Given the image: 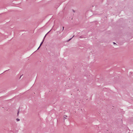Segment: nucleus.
I'll list each match as a JSON object with an SVG mask.
<instances>
[{
	"mask_svg": "<svg viewBox=\"0 0 133 133\" xmlns=\"http://www.w3.org/2000/svg\"><path fill=\"white\" fill-rule=\"evenodd\" d=\"M44 41V39H43V41L42 42V43H41L40 44V45L39 46V47L38 48V49L40 47V46L42 45V44L43 43V42Z\"/></svg>",
	"mask_w": 133,
	"mask_h": 133,
	"instance_id": "nucleus-1",
	"label": "nucleus"
},
{
	"mask_svg": "<svg viewBox=\"0 0 133 133\" xmlns=\"http://www.w3.org/2000/svg\"><path fill=\"white\" fill-rule=\"evenodd\" d=\"M67 117V116L66 115H64V119H66Z\"/></svg>",
	"mask_w": 133,
	"mask_h": 133,
	"instance_id": "nucleus-2",
	"label": "nucleus"
},
{
	"mask_svg": "<svg viewBox=\"0 0 133 133\" xmlns=\"http://www.w3.org/2000/svg\"><path fill=\"white\" fill-rule=\"evenodd\" d=\"M17 120V121H19V119H18V118H17V119H16Z\"/></svg>",
	"mask_w": 133,
	"mask_h": 133,
	"instance_id": "nucleus-3",
	"label": "nucleus"
},
{
	"mask_svg": "<svg viewBox=\"0 0 133 133\" xmlns=\"http://www.w3.org/2000/svg\"><path fill=\"white\" fill-rule=\"evenodd\" d=\"M19 111H18V113H19Z\"/></svg>",
	"mask_w": 133,
	"mask_h": 133,
	"instance_id": "nucleus-4",
	"label": "nucleus"
},
{
	"mask_svg": "<svg viewBox=\"0 0 133 133\" xmlns=\"http://www.w3.org/2000/svg\"><path fill=\"white\" fill-rule=\"evenodd\" d=\"M45 37V36L44 38Z\"/></svg>",
	"mask_w": 133,
	"mask_h": 133,
	"instance_id": "nucleus-5",
	"label": "nucleus"
},
{
	"mask_svg": "<svg viewBox=\"0 0 133 133\" xmlns=\"http://www.w3.org/2000/svg\"><path fill=\"white\" fill-rule=\"evenodd\" d=\"M45 37V36L44 38Z\"/></svg>",
	"mask_w": 133,
	"mask_h": 133,
	"instance_id": "nucleus-6",
	"label": "nucleus"
},
{
	"mask_svg": "<svg viewBox=\"0 0 133 133\" xmlns=\"http://www.w3.org/2000/svg\"><path fill=\"white\" fill-rule=\"evenodd\" d=\"M71 39V38L69 40H70Z\"/></svg>",
	"mask_w": 133,
	"mask_h": 133,
	"instance_id": "nucleus-7",
	"label": "nucleus"
},
{
	"mask_svg": "<svg viewBox=\"0 0 133 133\" xmlns=\"http://www.w3.org/2000/svg\"><path fill=\"white\" fill-rule=\"evenodd\" d=\"M64 27H63V29Z\"/></svg>",
	"mask_w": 133,
	"mask_h": 133,
	"instance_id": "nucleus-8",
	"label": "nucleus"
}]
</instances>
